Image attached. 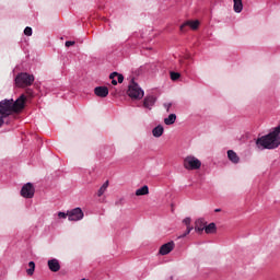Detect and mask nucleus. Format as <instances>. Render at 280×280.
I'll return each instance as SVG.
<instances>
[{"label":"nucleus","instance_id":"f257e3e1","mask_svg":"<svg viewBox=\"0 0 280 280\" xmlns=\"http://www.w3.org/2000/svg\"><path fill=\"white\" fill-rule=\"evenodd\" d=\"M27 96L22 94L15 101L13 98H4L0 102V128L5 124L3 119L10 117L12 113H21L25 108Z\"/></svg>","mask_w":280,"mask_h":280},{"label":"nucleus","instance_id":"f03ea898","mask_svg":"<svg viewBox=\"0 0 280 280\" xmlns=\"http://www.w3.org/2000/svg\"><path fill=\"white\" fill-rule=\"evenodd\" d=\"M280 145V125L275 127L268 135L256 139L257 150H277Z\"/></svg>","mask_w":280,"mask_h":280},{"label":"nucleus","instance_id":"7ed1b4c3","mask_svg":"<svg viewBox=\"0 0 280 280\" xmlns=\"http://www.w3.org/2000/svg\"><path fill=\"white\" fill-rule=\"evenodd\" d=\"M34 74L27 72H20L14 78V84L18 89H25L26 86H32L34 84Z\"/></svg>","mask_w":280,"mask_h":280},{"label":"nucleus","instance_id":"20e7f679","mask_svg":"<svg viewBox=\"0 0 280 280\" xmlns=\"http://www.w3.org/2000/svg\"><path fill=\"white\" fill-rule=\"evenodd\" d=\"M128 95L131 97V100H142L143 95H145V92L139 86L135 80L131 81L128 88Z\"/></svg>","mask_w":280,"mask_h":280},{"label":"nucleus","instance_id":"39448f33","mask_svg":"<svg viewBox=\"0 0 280 280\" xmlns=\"http://www.w3.org/2000/svg\"><path fill=\"white\" fill-rule=\"evenodd\" d=\"M185 170H200L202 167V162L194 155H188L184 160Z\"/></svg>","mask_w":280,"mask_h":280},{"label":"nucleus","instance_id":"423d86ee","mask_svg":"<svg viewBox=\"0 0 280 280\" xmlns=\"http://www.w3.org/2000/svg\"><path fill=\"white\" fill-rule=\"evenodd\" d=\"M68 220L69 222H80V220H84L82 208H74L68 211Z\"/></svg>","mask_w":280,"mask_h":280},{"label":"nucleus","instance_id":"0eeeda50","mask_svg":"<svg viewBox=\"0 0 280 280\" xmlns=\"http://www.w3.org/2000/svg\"><path fill=\"white\" fill-rule=\"evenodd\" d=\"M35 191L36 190L34 189V185H32V183H27L22 187L21 196L23 198H34Z\"/></svg>","mask_w":280,"mask_h":280},{"label":"nucleus","instance_id":"6e6552de","mask_svg":"<svg viewBox=\"0 0 280 280\" xmlns=\"http://www.w3.org/2000/svg\"><path fill=\"white\" fill-rule=\"evenodd\" d=\"M175 246H176V244H175L173 241H171V242H168V243L162 245V246L160 247L159 253H160L161 255H163V256L170 255V254L174 250V247H175Z\"/></svg>","mask_w":280,"mask_h":280},{"label":"nucleus","instance_id":"1a4fd4ad","mask_svg":"<svg viewBox=\"0 0 280 280\" xmlns=\"http://www.w3.org/2000/svg\"><path fill=\"white\" fill-rule=\"evenodd\" d=\"M48 269L50 272H59L60 271V260L58 258H50L47 261Z\"/></svg>","mask_w":280,"mask_h":280},{"label":"nucleus","instance_id":"9d476101","mask_svg":"<svg viewBox=\"0 0 280 280\" xmlns=\"http://www.w3.org/2000/svg\"><path fill=\"white\" fill-rule=\"evenodd\" d=\"M154 104H156V97L150 95L143 100V107L148 110H152Z\"/></svg>","mask_w":280,"mask_h":280},{"label":"nucleus","instance_id":"9b49d317","mask_svg":"<svg viewBox=\"0 0 280 280\" xmlns=\"http://www.w3.org/2000/svg\"><path fill=\"white\" fill-rule=\"evenodd\" d=\"M207 221L203 218H199L195 221V231L196 233H202L206 229Z\"/></svg>","mask_w":280,"mask_h":280},{"label":"nucleus","instance_id":"f8f14e48","mask_svg":"<svg viewBox=\"0 0 280 280\" xmlns=\"http://www.w3.org/2000/svg\"><path fill=\"white\" fill-rule=\"evenodd\" d=\"M94 94L96 97H108V88L107 86H96L94 89Z\"/></svg>","mask_w":280,"mask_h":280},{"label":"nucleus","instance_id":"ddd939ff","mask_svg":"<svg viewBox=\"0 0 280 280\" xmlns=\"http://www.w3.org/2000/svg\"><path fill=\"white\" fill-rule=\"evenodd\" d=\"M200 25V22L198 20L191 22V21H187L184 24L180 25L179 30L180 32H185V27H190L192 30H197Z\"/></svg>","mask_w":280,"mask_h":280},{"label":"nucleus","instance_id":"4468645a","mask_svg":"<svg viewBox=\"0 0 280 280\" xmlns=\"http://www.w3.org/2000/svg\"><path fill=\"white\" fill-rule=\"evenodd\" d=\"M109 79L112 80V84L114 86H117V82L118 84H121V82H124V75L122 74H119L117 72H113L110 75H109Z\"/></svg>","mask_w":280,"mask_h":280},{"label":"nucleus","instance_id":"2eb2a0df","mask_svg":"<svg viewBox=\"0 0 280 280\" xmlns=\"http://www.w3.org/2000/svg\"><path fill=\"white\" fill-rule=\"evenodd\" d=\"M228 159L234 165H237V163H240V155H237L236 152L233 150H228Z\"/></svg>","mask_w":280,"mask_h":280},{"label":"nucleus","instance_id":"dca6fc26","mask_svg":"<svg viewBox=\"0 0 280 280\" xmlns=\"http://www.w3.org/2000/svg\"><path fill=\"white\" fill-rule=\"evenodd\" d=\"M163 132H165V129L163 128L162 125L156 126V127L153 128V130H152V135H153V137H155L156 139H159V137H163Z\"/></svg>","mask_w":280,"mask_h":280},{"label":"nucleus","instance_id":"f3484780","mask_svg":"<svg viewBox=\"0 0 280 280\" xmlns=\"http://www.w3.org/2000/svg\"><path fill=\"white\" fill-rule=\"evenodd\" d=\"M233 3L234 12H236V14H240V12L244 10V3L242 2V0H233Z\"/></svg>","mask_w":280,"mask_h":280},{"label":"nucleus","instance_id":"a211bd4d","mask_svg":"<svg viewBox=\"0 0 280 280\" xmlns=\"http://www.w3.org/2000/svg\"><path fill=\"white\" fill-rule=\"evenodd\" d=\"M150 194V188L144 185L136 190V196H148Z\"/></svg>","mask_w":280,"mask_h":280},{"label":"nucleus","instance_id":"6ab92c4d","mask_svg":"<svg viewBox=\"0 0 280 280\" xmlns=\"http://www.w3.org/2000/svg\"><path fill=\"white\" fill-rule=\"evenodd\" d=\"M165 126H172L176 124V114H171L164 119Z\"/></svg>","mask_w":280,"mask_h":280},{"label":"nucleus","instance_id":"aec40b11","mask_svg":"<svg viewBox=\"0 0 280 280\" xmlns=\"http://www.w3.org/2000/svg\"><path fill=\"white\" fill-rule=\"evenodd\" d=\"M35 270H36V262L30 261L28 269L26 270V275H28V277H32V275H34Z\"/></svg>","mask_w":280,"mask_h":280},{"label":"nucleus","instance_id":"412c9836","mask_svg":"<svg viewBox=\"0 0 280 280\" xmlns=\"http://www.w3.org/2000/svg\"><path fill=\"white\" fill-rule=\"evenodd\" d=\"M106 189H108V182H105V183L101 186V188L98 189V191H97L98 198L102 197V196H104V194H106Z\"/></svg>","mask_w":280,"mask_h":280},{"label":"nucleus","instance_id":"4be33fe9","mask_svg":"<svg viewBox=\"0 0 280 280\" xmlns=\"http://www.w3.org/2000/svg\"><path fill=\"white\" fill-rule=\"evenodd\" d=\"M215 223H210L205 228L206 233L209 235L215 231Z\"/></svg>","mask_w":280,"mask_h":280},{"label":"nucleus","instance_id":"5701e85b","mask_svg":"<svg viewBox=\"0 0 280 280\" xmlns=\"http://www.w3.org/2000/svg\"><path fill=\"white\" fill-rule=\"evenodd\" d=\"M182 222L185 224L186 229H194V226H191V218L186 217Z\"/></svg>","mask_w":280,"mask_h":280},{"label":"nucleus","instance_id":"b1692460","mask_svg":"<svg viewBox=\"0 0 280 280\" xmlns=\"http://www.w3.org/2000/svg\"><path fill=\"white\" fill-rule=\"evenodd\" d=\"M192 231H194V228L186 229V231L182 235L178 236V240H183V238L187 237V235H189V233H191Z\"/></svg>","mask_w":280,"mask_h":280},{"label":"nucleus","instance_id":"393cba45","mask_svg":"<svg viewBox=\"0 0 280 280\" xmlns=\"http://www.w3.org/2000/svg\"><path fill=\"white\" fill-rule=\"evenodd\" d=\"M179 78H180V73L171 72V80H173L174 82H176V80H178Z\"/></svg>","mask_w":280,"mask_h":280},{"label":"nucleus","instance_id":"a878e982","mask_svg":"<svg viewBox=\"0 0 280 280\" xmlns=\"http://www.w3.org/2000/svg\"><path fill=\"white\" fill-rule=\"evenodd\" d=\"M58 218L61 220H67V218H69V212H58Z\"/></svg>","mask_w":280,"mask_h":280},{"label":"nucleus","instance_id":"bb28decb","mask_svg":"<svg viewBox=\"0 0 280 280\" xmlns=\"http://www.w3.org/2000/svg\"><path fill=\"white\" fill-rule=\"evenodd\" d=\"M32 27H30V26H26L25 28H24V34H25V36H32Z\"/></svg>","mask_w":280,"mask_h":280},{"label":"nucleus","instance_id":"cd10ccee","mask_svg":"<svg viewBox=\"0 0 280 280\" xmlns=\"http://www.w3.org/2000/svg\"><path fill=\"white\" fill-rule=\"evenodd\" d=\"M164 108L166 113H170V108H172V103H164Z\"/></svg>","mask_w":280,"mask_h":280},{"label":"nucleus","instance_id":"c85d7f7f","mask_svg":"<svg viewBox=\"0 0 280 280\" xmlns=\"http://www.w3.org/2000/svg\"><path fill=\"white\" fill-rule=\"evenodd\" d=\"M73 45H75V42H73V40H68L65 44L66 47H73Z\"/></svg>","mask_w":280,"mask_h":280},{"label":"nucleus","instance_id":"c756f323","mask_svg":"<svg viewBox=\"0 0 280 280\" xmlns=\"http://www.w3.org/2000/svg\"><path fill=\"white\" fill-rule=\"evenodd\" d=\"M220 211H222V209H220V208H217V209L214 210L215 213H220Z\"/></svg>","mask_w":280,"mask_h":280}]
</instances>
